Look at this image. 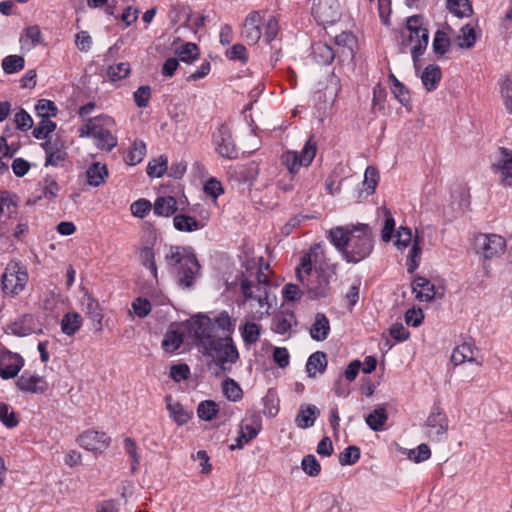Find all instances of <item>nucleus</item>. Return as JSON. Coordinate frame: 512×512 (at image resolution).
Segmentation results:
<instances>
[{"label":"nucleus","mask_w":512,"mask_h":512,"mask_svg":"<svg viewBox=\"0 0 512 512\" xmlns=\"http://www.w3.org/2000/svg\"><path fill=\"white\" fill-rule=\"evenodd\" d=\"M406 29L409 32L407 38L403 39V48L413 44L410 53L414 62V67L418 69L420 57L426 51L429 42V31L424 26V18L421 15H413L406 20Z\"/></svg>","instance_id":"nucleus-7"},{"label":"nucleus","mask_w":512,"mask_h":512,"mask_svg":"<svg viewBox=\"0 0 512 512\" xmlns=\"http://www.w3.org/2000/svg\"><path fill=\"white\" fill-rule=\"evenodd\" d=\"M139 259L143 266L147 267L152 276L157 278V266L155 262V254L151 247L144 246L139 251Z\"/></svg>","instance_id":"nucleus-46"},{"label":"nucleus","mask_w":512,"mask_h":512,"mask_svg":"<svg viewBox=\"0 0 512 512\" xmlns=\"http://www.w3.org/2000/svg\"><path fill=\"white\" fill-rule=\"evenodd\" d=\"M425 426L426 434L430 439H440L448 430V419L439 406L433 407L427 417Z\"/></svg>","instance_id":"nucleus-12"},{"label":"nucleus","mask_w":512,"mask_h":512,"mask_svg":"<svg viewBox=\"0 0 512 512\" xmlns=\"http://www.w3.org/2000/svg\"><path fill=\"white\" fill-rule=\"evenodd\" d=\"M447 8L451 13L460 18L468 17L472 13V5L469 0H448Z\"/></svg>","instance_id":"nucleus-42"},{"label":"nucleus","mask_w":512,"mask_h":512,"mask_svg":"<svg viewBox=\"0 0 512 512\" xmlns=\"http://www.w3.org/2000/svg\"><path fill=\"white\" fill-rule=\"evenodd\" d=\"M213 143L217 153L227 159H236L238 150L234 143L230 128L221 124L212 135Z\"/></svg>","instance_id":"nucleus-11"},{"label":"nucleus","mask_w":512,"mask_h":512,"mask_svg":"<svg viewBox=\"0 0 512 512\" xmlns=\"http://www.w3.org/2000/svg\"><path fill=\"white\" fill-rule=\"evenodd\" d=\"M500 159L494 165L495 170L500 174V183L512 187V151L501 148Z\"/></svg>","instance_id":"nucleus-19"},{"label":"nucleus","mask_w":512,"mask_h":512,"mask_svg":"<svg viewBox=\"0 0 512 512\" xmlns=\"http://www.w3.org/2000/svg\"><path fill=\"white\" fill-rule=\"evenodd\" d=\"M32 317L25 315L10 325L11 333L18 337L28 336L33 332L31 326Z\"/></svg>","instance_id":"nucleus-44"},{"label":"nucleus","mask_w":512,"mask_h":512,"mask_svg":"<svg viewBox=\"0 0 512 512\" xmlns=\"http://www.w3.org/2000/svg\"><path fill=\"white\" fill-rule=\"evenodd\" d=\"M404 453L415 463H421L431 457L430 448L426 444H420L415 449L405 450Z\"/></svg>","instance_id":"nucleus-53"},{"label":"nucleus","mask_w":512,"mask_h":512,"mask_svg":"<svg viewBox=\"0 0 512 512\" xmlns=\"http://www.w3.org/2000/svg\"><path fill=\"white\" fill-rule=\"evenodd\" d=\"M320 415V410L313 404H302L295 417L296 425L301 429L312 427Z\"/></svg>","instance_id":"nucleus-21"},{"label":"nucleus","mask_w":512,"mask_h":512,"mask_svg":"<svg viewBox=\"0 0 512 512\" xmlns=\"http://www.w3.org/2000/svg\"><path fill=\"white\" fill-rule=\"evenodd\" d=\"M165 402L169 415L174 422L178 425H184L189 421L192 413L188 412L180 402L173 400L170 395L165 397Z\"/></svg>","instance_id":"nucleus-24"},{"label":"nucleus","mask_w":512,"mask_h":512,"mask_svg":"<svg viewBox=\"0 0 512 512\" xmlns=\"http://www.w3.org/2000/svg\"><path fill=\"white\" fill-rule=\"evenodd\" d=\"M214 325V333L218 334V337H231V333L234 329V323L232 322L228 312L223 311L215 317L214 321L211 320Z\"/></svg>","instance_id":"nucleus-30"},{"label":"nucleus","mask_w":512,"mask_h":512,"mask_svg":"<svg viewBox=\"0 0 512 512\" xmlns=\"http://www.w3.org/2000/svg\"><path fill=\"white\" fill-rule=\"evenodd\" d=\"M36 112L42 119H49L57 114V107L55 104L47 99H40L36 106Z\"/></svg>","instance_id":"nucleus-54"},{"label":"nucleus","mask_w":512,"mask_h":512,"mask_svg":"<svg viewBox=\"0 0 512 512\" xmlns=\"http://www.w3.org/2000/svg\"><path fill=\"white\" fill-rule=\"evenodd\" d=\"M0 421L8 428H13L18 424L15 412L6 403H0Z\"/></svg>","instance_id":"nucleus-58"},{"label":"nucleus","mask_w":512,"mask_h":512,"mask_svg":"<svg viewBox=\"0 0 512 512\" xmlns=\"http://www.w3.org/2000/svg\"><path fill=\"white\" fill-rule=\"evenodd\" d=\"M478 349L472 343H463L457 346L451 355V361L454 365H460L464 362H475L477 365H482V361H478L474 356Z\"/></svg>","instance_id":"nucleus-20"},{"label":"nucleus","mask_w":512,"mask_h":512,"mask_svg":"<svg viewBox=\"0 0 512 512\" xmlns=\"http://www.w3.org/2000/svg\"><path fill=\"white\" fill-rule=\"evenodd\" d=\"M459 46L461 48L469 49L474 46L476 42V34L475 30L470 25H465L460 30V35L458 36Z\"/></svg>","instance_id":"nucleus-55"},{"label":"nucleus","mask_w":512,"mask_h":512,"mask_svg":"<svg viewBox=\"0 0 512 512\" xmlns=\"http://www.w3.org/2000/svg\"><path fill=\"white\" fill-rule=\"evenodd\" d=\"M262 427L261 417L257 412H252L241 424L240 436L237 439V446L242 447L254 439Z\"/></svg>","instance_id":"nucleus-17"},{"label":"nucleus","mask_w":512,"mask_h":512,"mask_svg":"<svg viewBox=\"0 0 512 512\" xmlns=\"http://www.w3.org/2000/svg\"><path fill=\"white\" fill-rule=\"evenodd\" d=\"M82 305L87 317L101 326L103 313L98 301L92 295L86 294L83 297Z\"/></svg>","instance_id":"nucleus-28"},{"label":"nucleus","mask_w":512,"mask_h":512,"mask_svg":"<svg viewBox=\"0 0 512 512\" xmlns=\"http://www.w3.org/2000/svg\"><path fill=\"white\" fill-rule=\"evenodd\" d=\"M168 169L167 156L161 155L157 159H153L148 163L147 174L150 177H161Z\"/></svg>","instance_id":"nucleus-47"},{"label":"nucleus","mask_w":512,"mask_h":512,"mask_svg":"<svg viewBox=\"0 0 512 512\" xmlns=\"http://www.w3.org/2000/svg\"><path fill=\"white\" fill-rule=\"evenodd\" d=\"M173 225L175 229L181 232H193L202 228L199 221L186 214L175 215Z\"/></svg>","instance_id":"nucleus-34"},{"label":"nucleus","mask_w":512,"mask_h":512,"mask_svg":"<svg viewBox=\"0 0 512 512\" xmlns=\"http://www.w3.org/2000/svg\"><path fill=\"white\" fill-rule=\"evenodd\" d=\"M86 177L89 185L98 187L102 185L108 177V169L105 164L95 162L87 169Z\"/></svg>","instance_id":"nucleus-29"},{"label":"nucleus","mask_w":512,"mask_h":512,"mask_svg":"<svg viewBox=\"0 0 512 512\" xmlns=\"http://www.w3.org/2000/svg\"><path fill=\"white\" fill-rule=\"evenodd\" d=\"M360 458V449L357 446H348L339 454V463L342 466L353 465Z\"/></svg>","instance_id":"nucleus-57"},{"label":"nucleus","mask_w":512,"mask_h":512,"mask_svg":"<svg viewBox=\"0 0 512 512\" xmlns=\"http://www.w3.org/2000/svg\"><path fill=\"white\" fill-rule=\"evenodd\" d=\"M327 367L326 354L321 351H317L311 354L306 363V370L309 377H316L317 374L324 373Z\"/></svg>","instance_id":"nucleus-27"},{"label":"nucleus","mask_w":512,"mask_h":512,"mask_svg":"<svg viewBox=\"0 0 512 512\" xmlns=\"http://www.w3.org/2000/svg\"><path fill=\"white\" fill-rule=\"evenodd\" d=\"M113 125L114 120L111 117L100 115L89 119L79 129V135L80 137H92L99 149L111 151L117 145V138L110 130Z\"/></svg>","instance_id":"nucleus-6"},{"label":"nucleus","mask_w":512,"mask_h":512,"mask_svg":"<svg viewBox=\"0 0 512 512\" xmlns=\"http://www.w3.org/2000/svg\"><path fill=\"white\" fill-rule=\"evenodd\" d=\"M78 444L88 451L103 452L110 443V438L104 432L85 431L77 439Z\"/></svg>","instance_id":"nucleus-15"},{"label":"nucleus","mask_w":512,"mask_h":512,"mask_svg":"<svg viewBox=\"0 0 512 512\" xmlns=\"http://www.w3.org/2000/svg\"><path fill=\"white\" fill-rule=\"evenodd\" d=\"M28 281V273L18 262H10L2 275L1 283L3 292L16 296L21 293Z\"/></svg>","instance_id":"nucleus-9"},{"label":"nucleus","mask_w":512,"mask_h":512,"mask_svg":"<svg viewBox=\"0 0 512 512\" xmlns=\"http://www.w3.org/2000/svg\"><path fill=\"white\" fill-rule=\"evenodd\" d=\"M505 239L496 234H479L475 237V250L485 259H491L504 253Z\"/></svg>","instance_id":"nucleus-10"},{"label":"nucleus","mask_w":512,"mask_h":512,"mask_svg":"<svg viewBox=\"0 0 512 512\" xmlns=\"http://www.w3.org/2000/svg\"><path fill=\"white\" fill-rule=\"evenodd\" d=\"M412 291L415 297L422 302H428L435 297V286L425 277L418 276L412 282Z\"/></svg>","instance_id":"nucleus-22"},{"label":"nucleus","mask_w":512,"mask_h":512,"mask_svg":"<svg viewBox=\"0 0 512 512\" xmlns=\"http://www.w3.org/2000/svg\"><path fill=\"white\" fill-rule=\"evenodd\" d=\"M387 420L388 415L384 407L374 409L366 417V423L373 431H381Z\"/></svg>","instance_id":"nucleus-36"},{"label":"nucleus","mask_w":512,"mask_h":512,"mask_svg":"<svg viewBox=\"0 0 512 512\" xmlns=\"http://www.w3.org/2000/svg\"><path fill=\"white\" fill-rule=\"evenodd\" d=\"M17 129L22 131L29 130L33 125L31 116L24 110L20 109L14 116Z\"/></svg>","instance_id":"nucleus-64"},{"label":"nucleus","mask_w":512,"mask_h":512,"mask_svg":"<svg viewBox=\"0 0 512 512\" xmlns=\"http://www.w3.org/2000/svg\"><path fill=\"white\" fill-rule=\"evenodd\" d=\"M152 205L146 199H139L130 206L131 213L138 218H144L151 210Z\"/></svg>","instance_id":"nucleus-62"},{"label":"nucleus","mask_w":512,"mask_h":512,"mask_svg":"<svg viewBox=\"0 0 512 512\" xmlns=\"http://www.w3.org/2000/svg\"><path fill=\"white\" fill-rule=\"evenodd\" d=\"M379 182V172L373 166H368L364 173V180L362 182L363 190L361 193H365L368 197L375 192L376 186Z\"/></svg>","instance_id":"nucleus-38"},{"label":"nucleus","mask_w":512,"mask_h":512,"mask_svg":"<svg viewBox=\"0 0 512 512\" xmlns=\"http://www.w3.org/2000/svg\"><path fill=\"white\" fill-rule=\"evenodd\" d=\"M222 390L224 395L231 401L236 402L242 398V389L239 384L231 379L227 378L222 384Z\"/></svg>","instance_id":"nucleus-49"},{"label":"nucleus","mask_w":512,"mask_h":512,"mask_svg":"<svg viewBox=\"0 0 512 512\" xmlns=\"http://www.w3.org/2000/svg\"><path fill=\"white\" fill-rule=\"evenodd\" d=\"M260 337V326L254 322H247L242 329V338L245 344L256 343Z\"/></svg>","instance_id":"nucleus-52"},{"label":"nucleus","mask_w":512,"mask_h":512,"mask_svg":"<svg viewBox=\"0 0 512 512\" xmlns=\"http://www.w3.org/2000/svg\"><path fill=\"white\" fill-rule=\"evenodd\" d=\"M176 200L172 196L159 197L156 199L153 209L158 216L168 217L177 211Z\"/></svg>","instance_id":"nucleus-32"},{"label":"nucleus","mask_w":512,"mask_h":512,"mask_svg":"<svg viewBox=\"0 0 512 512\" xmlns=\"http://www.w3.org/2000/svg\"><path fill=\"white\" fill-rule=\"evenodd\" d=\"M42 147L46 154L45 165L58 166L62 163L67 156L64 149L58 147V145L51 140H48L42 144Z\"/></svg>","instance_id":"nucleus-25"},{"label":"nucleus","mask_w":512,"mask_h":512,"mask_svg":"<svg viewBox=\"0 0 512 512\" xmlns=\"http://www.w3.org/2000/svg\"><path fill=\"white\" fill-rule=\"evenodd\" d=\"M130 73V65L128 62H121L116 65H112L107 70V76L112 81H118L124 79Z\"/></svg>","instance_id":"nucleus-56"},{"label":"nucleus","mask_w":512,"mask_h":512,"mask_svg":"<svg viewBox=\"0 0 512 512\" xmlns=\"http://www.w3.org/2000/svg\"><path fill=\"white\" fill-rule=\"evenodd\" d=\"M330 332V323L323 313H317L315 321L310 328V335L313 340L324 341Z\"/></svg>","instance_id":"nucleus-26"},{"label":"nucleus","mask_w":512,"mask_h":512,"mask_svg":"<svg viewBox=\"0 0 512 512\" xmlns=\"http://www.w3.org/2000/svg\"><path fill=\"white\" fill-rule=\"evenodd\" d=\"M82 325V317L77 312L66 313L61 320V331L68 335H74Z\"/></svg>","instance_id":"nucleus-33"},{"label":"nucleus","mask_w":512,"mask_h":512,"mask_svg":"<svg viewBox=\"0 0 512 512\" xmlns=\"http://www.w3.org/2000/svg\"><path fill=\"white\" fill-rule=\"evenodd\" d=\"M317 143L310 137L300 152L288 150L280 158L281 164L287 169L288 176L295 178L300 167H308L316 156Z\"/></svg>","instance_id":"nucleus-8"},{"label":"nucleus","mask_w":512,"mask_h":512,"mask_svg":"<svg viewBox=\"0 0 512 512\" xmlns=\"http://www.w3.org/2000/svg\"><path fill=\"white\" fill-rule=\"evenodd\" d=\"M329 238L348 263L361 262L372 253L374 248L372 230L368 224L332 228Z\"/></svg>","instance_id":"nucleus-2"},{"label":"nucleus","mask_w":512,"mask_h":512,"mask_svg":"<svg viewBox=\"0 0 512 512\" xmlns=\"http://www.w3.org/2000/svg\"><path fill=\"white\" fill-rule=\"evenodd\" d=\"M183 340L184 337L182 333L175 330H170L164 336L162 347L166 352L172 353L180 348Z\"/></svg>","instance_id":"nucleus-43"},{"label":"nucleus","mask_w":512,"mask_h":512,"mask_svg":"<svg viewBox=\"0 0 512 512\" xmlns=\"http://www.w3.org/2000/svg\"><path fill=\"white\" fill-rule=\"evenodd\" d=\"M313 54L315 60L322 65L330 64L335 57L334 51L330 46L324 43H316L313 47Z\"/></svg>","instance_id":"nucleus-39"},{"label":"nucleus","mask_w":512,"mask_h":512,"mask_svg":"<svg viewBox=\"0 0 512 512\" xmlns=\"http://www.w3.org/2000/svg\"><path fill=\"white\" fill-rule=\"evenodd\" d=\"M412 241V231L407 227H399L396 234L395 246L398 249L406 248Z\"/></svg>","instance_id":"nucleus-63"},{"label":"nucleus","mask_w":512,"mask_h":512,"mask_svg":"<svg viewBox=\"0 0 512 512\" xmlns=\"http://www.w3.org/2000/svg\"><path fill=\"white\" fill-rule=\"evenodd\" d=\"M451 42L448 34L445 31L438 30L434 35L432 48L435 54L443 56L449 51Z\"/></svg>","instance_id":"nucleus-41"},{"label":"nucleus","mask_w":512,"mask_h":512,"mask_svg":"<svg viewBox=\"0 0 512 512\" xmlns=\"http://www.w3.org/2000/svg\"><path fill=\"white\" fill-rule=\"evenodd\" d=\"M42 41L41 31L38 26H30L25 29L20 38L22 48L30 50Z\"/></svg>","instance_id":"nucleus-37"},{"label":"nucleus","mask_w":512,"mask_h":512,"mask_svg":"<svg viewBox=\"0 0 512 512\" xmlns=\"http://www.w3.org/2000/svg\"><path fill=\"white\" fill-rule=\"evenodd\" d=\"M269 265L259 267L256 275L252 278L243 277L240 281V288L246 301L250 302L253 316L262 319L269 315L271 308V284L269 280Z\"/></svg>","instance_id":"nucleus-3"},{"label":"nucleus","mask_w":512,"mask_h":512,"mask_svg":"<svg viewBox=\"0 0 512 512\" xmlns=\"http://www.w3.org/2000/svg\"><path fill=\"white\" fill-rule=\"evenodd\" d=\"M179 59L185 63H192L200 56L199 48L192 42H187L176 50Z\"/></svg>","instance_id":"nucleus-40"},{"label":"nucleus","mask_w":512,"mask_h":512,"mask_svg":"<svg viewBox=\"0 0 512 512\" xmlns=\"http://www.w3.org/2000/svg\"><path fill=\"white\" fill-rule=\"evenodd\" d=\"M191 332L203 349V354L213 358L219 371L215 374L220 376L229 372L231 366L239 359V352L231 337H218L214 333V325L207 316H197L189 322Z\"/></svg>","instance_id":"nucleus-1"},{"label":"nucleus","mask_w":512,"mask_h":512,"mask_svg":"<svg viewBox=\"0 0 512 512\" xmlns=\"http://www.w3.org/2000/svg\"><path fill=\"white\" fill-rule=\"evenodd\" d=\"M16 386L22 392L40 394L46 391L48 383L42 376L26 370L17 379Z\"/></svg>","instance_id":"nucleus-16"},{"label":"nucleus","mask_w":512,"mask_h":512,"mask_svg":"<svg viewBox=\"0 0 512 512\" xmlns=\"http://www.w3.org/2000/svg\"><path fill=\"white\" fill-rule=\"evenodd\" d=\"M24 365L23 358L9 350H0V376L11 379L17 376Z\"/></svg>","instance_id":"nucleus-14"},{"label":"nucleus","mask_w":512,"mask_h":512,"mask_svg":"<svg viewBox=\"0 0 512 512\" xmlns=\"http://www.w3.org/2000/svg\"><path fill=\"white\" fill-rule=\"evenodd\" d=\"M316 247L304 254L300 264L296 268V278L303 289H306L312 299L325 298L330 293V276L324 271L313 272L312 257L316 253Z\"/></svg>","instance_id":"nucleus-4"},{"label":"nucleus","mask_w":512,"mask_h":512,"mask_svg":"<svg viewBox=\"0 0 512 512\" xmlns=\"http://www.w3.org/2000/svg\"><path fill=\"white\" fill-rule=\"evenodd\" d=\"M422 243L423 239L420 238L419 235H416L413 239L412 247L408 253L407 271L410 274H413L420 264Z\"/></svg>","instance_id":"nucleus-35"},{"label":"nucleus","mask_w":512,"mask_h":512,"mask_svg":"<svg viewBox=\"0 0 512 512\" xmlns=\"http://www.w3.org/2000/svg\"><path fill=\"white\" fill-rule=\"evenodd\" d=\"M134 101L139 108H145L149 104L151 88L148 85L140 86L133 94Z\"/></svg>","instance_id":"nucleus-61"},{"label":"nucleus","mask_w":512,"mask_h":512,"mask_svg":"<svg viewBox=\"0 0 512 512\" xmlns=\"http://www.w3.org/2000/svg\"><path fill=\"white\" fill-rule=\"evenodd\" d=\"M301 467L310 477H316L321 471V466L314 455H307L302 459Z\"/></svg>","instance_id":"nucleus-59"},{"label":"nucleus","mask_w":512,"mask_h":512,"mask_svg":"<svg viewBox=\"0 0 512 512\" xmlns=\"http://www.w3.org/2000/svg\"><path fill=\"white\" fill-rule=\"evenodd\" d=\"M392 81L391 91L395 98L404 106H407L410 102L409 92L406 87L393 75H390Z\"/></svg>","instance_id":"nucleus-50"},{"label":"nucleus","mask_w":512,"mask_h":512,"mask_svg":"<svg viewBox=\"0 0 512 512\" xmlns=\"http://www.w3.org/2000/svg\"><path fill=\"white\" fill-rule=\"evenodd\" d=\"M294 325H296L294 313L290 311H282L273 317L271 330L277 334L285 335Z\"/></svg>","instance_id":"nucleus-23"},{"label":"nucleus","mask_w":512,"mask_h":512,"mask_svg":"<svg viewBox=\"0 0 512 512\" xmlns=\"http://www.w3.org/2000/svg\"><path fill=\"white\" fill-rule=\"evenodd\" d=\"M261 21V15L257 11L247 15L242 28V36L249 45L256 44L262 36Z\"/></svg>","instance_id":"nucleus-18"},{"label":"nucleus","mask_w":512,"mask_h":512,"mask_svg":"<svg viewBox=\"0 0 512 512\" xmlns=\"http://www.w3.org/2000/svg\"><path fill=\"white\" fill-rule=\"evenodd\" d=\"M218 412V405L213 400L202 401L197 407V415L200 419L211 421Z\"/></svg>","instance_id":"nucleus-48"},{"label":"nucleus","mask_w":512,"mask_h":512,"mask_svg":"<svg viewBox=\"0 0 512 512\" xmlns=\"http://www.w3.org/2000/svg\"><path fill=\"white\" fill-rule=\"evenodd\" d=\"M24 58L19 55L6 56L2 61V68L5 73L13 74L24 68Z\"/></svg>","instance_id":"nucleus-51"},{"label":"nucleus","mask_w":512,"mask_h":512,"mask_svg":"<svg viewBox=\"0 0 512 512\" xmlns=\"http://www.w3.org/2000/svg\"><path fill=\"white\" fill-rule=\"evenodd\" d=\"M421 80L428 91L435 90L441 80L440 68L437 65H428L421 74Z\"/></svg>","instance_id":"nucleus-31"},{"label":"nucleus","mask_w":512,"mask_h":512,"mask_svg":"<svg viewBox=\"0 0 512 512\" xmlns=\"http://www.w3.org/2000/svg\"><path fill=\"white\" fill-rule=\"evenodd\" d=\"M165 260L169 266H179L178 282L183 287H191L200 265L196 256L188 249L179 246H170Z\"/></svg>","instance_id":"nucleus-5"},{"label":"nucleus","mask_w":512,"mask_h":512,"mask_svg":"<svg viewBox=\"0 0 512 512\" xmlns=\"http://www.w3.org/2000/svg\"><path fill=\"white\" fill-rule=\"evenodd\" d=\"M312 13L321 24H332L340 17V6L337 0H318Z\"/></svg>","instance_id":"nucleus-13"},{"label":"nucleus","mask_w":512,"mask_h":512,"mask_svg":"<svg viewBox=\"0 0 512 512\" xmlns=\"http://www.w3.org/2000/svg\"><path fill=\"white\" fill-rule=\"evenodd\" d=\"M146 155V145L141 140H136L130 147V150L126 156V162L129 165H136L140 163Z\"/></svg>","instance_id":"nucleus-45"},{"label":"nucleus","mask_w":512,"mask_h":512,"mask_svg":"<svg viewBox=\"0 0 512 512\" xmlns=\"http://www.w3.org/2000/svg\"><path fill=\"white\" fill-rule=\"evenodd\" d=\"M56 128V124L50 119H42L37 127L33 130V136L36 139H45L47 136L53 132Z\"/></svg>","instance_id":"nucleus-60"}]
</instances>
